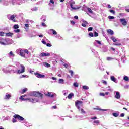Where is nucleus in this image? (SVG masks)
Returning a JSON list of instances; mask_svg holds the SVG:
<instances>
[{"instance_id":"obj_1","label":"nucleus","mask_w":129,"mask_h":129,"mask_svg":"<svg viewBox=\"0 0 129 129\" xmlns=\"http://www.w3.org/2000/svg\"><path fill=\"white\" fill-rule=\"evenodd\" d=\"M31 95L32 96H35V97L43 98V96H44V95H43L42 93H39V92H36V91L31 92Z\"/></svg>"},{"instance_id":"obj_2","label":"nucleus","mask_w":129,"mask_h":129,"mask_svg":"<svg viewBox=\"0 0 129 129\" xmlns=\"http://www.w3.org/2000/svg\"><path fill=\"white\" fill-rule=\"evenodd\" d=\"M13 117L14 118H17V119H18V120H20L21 121H23V120L25 119L23 117L18 114L14 115Z\"/></svg>"},{"instance_id":"obj_3","label":"nucleus","mask_w":129,"mask_h":129,"mask_svg":"<svg viewBox=\"0 0 129 129\" xmlns=\"http://www.w3.org/2000/svg\"><path fill=\"white\" fill-rule=\"evenodd\" d=\"M82 103H83L82 101L78 100L76 102H75V106L77 107L78 109H80V105H81Z\"/></svg>"},{"instance_id":"obj_4","label":"nucleus","mask_w":129,"mask_h":129,"mask_svg":"<svg viewBox=\"0 0 129 129\" xmlns=\"http://www.w3.org/2000/svg\"><path fill=\"white\" fill-rule=\"evenodd\" d=\"M20 67L21 68V71H18L17 73H18V74H20V73H24V72H25V66L23 64H20Z\"/></svg>"},{"instance_id":"obj_5","label":"nucleus","mask_w":129,"mask_h":129,"mask_svg":"<svg viewBox=\"0 0 129 129\" xmlns=\"http://www.w3.org/2000/svg\"><path fill=\"white\" fill-rule=\"evenodd\" d=\"M120 22L123 26H126L127 25V22L124 18L120 19Z\"/></svg>"},{"instance_id":"obj_6","label":"nucleus","mask_w":129,"mask_h":129,"mask_svg":"<svg viewBox=\"0 0 129 129\" xmlns=\"http://www.w3.org/2000/svg\"><path fill=\"white\" fill-rule=\"evenodd\" d=\"M34 74L37 77V78H44V77H45L44 75H42L38 73H34Z\"/></svg>"},{"instance_id":"obj_7","label":"nucleus","mask_w":129,"mask_h":129,"mask_svg":"<svg viewBox=\"0 0 129 129\" xmlns=\"http://www.w3.org/2000/svg\"><path fill=\"white\" fill-rule=\"evenodd\" d=\"M50 55L49 53H41L40 54V57H49Z\"/></svg>"},{"instance_id":"obj_8","label":"nucleus","mask_w":129,"mask_h":129,"mask_svg":"<svg viewBox=\"0 0 129 129\" xmlns=\"http://www.w3.org/2000/svg\"><path fill=\"white\" fill-rule=\"evenodd\" d=\"M115 98H116L117 99H119V98H120V94L119 93V92H117L116 93V95L115 96Z\"/></svg>"},{"instance_id":"obj_9","label":"nucleus","mask_w":129,"mask_h":129,"mask_svg":"<svg viewBox=\"0 0 129 129\" xmlns=\"http://www.w3.org/2000/svg\"><path fill=\"white\" fill-rule=\"evenodd\" d=\"M15 18H16V16L11 15L9 20H10L11 21H13V22H16V20L15 19Z\"/></svg>"},{"instance_id":"obj_10","label":"nucleus","mask_w":129,"mask_h":129,"mask_svg":"<svg viewBox=\"0 0 129 129\" xmlns=\"http://www.w3.org/2000/svg\"><path fill=\"white\" fill-rule=\"evenodd\" d=\"M20 54L21 57H26V55H25V52H24V50H20Z\"/></svg>"},{"instance_id":"obj_11","label":"nucleus","mask_w":129,"mask_h":129,"mask_svg":"<svg viewBox=\"0 0 129 129\" xmlns=\"http://www.w3.org/2000/svg\"><path fill=\"white\" fill-rule=\"evenodd\" d=\"M27 100H29L30 102H33V101H36V102H38V100L36 99H33V98H27Z\"/></svg>"},{"instance_id":"obj_12","label":"nucleus","mask_w":129,"mask_h":129,"mask_svg":"<svg viewBox=\"0 0 129 129\" xmlns=\"http://www.w3.org/2000/svg\"><path fill=\"white\" fill-rule=\"evenodd\" d=\"M6 37H13V33L12 32H8L6 33Z\"/></svg>"},{"instance_id":"obj_13","label":"nucleus","mask_w":129,"mask_h":129,"mask_svg":"<svg viewBox=\"0 0 129 129\" xmlns=\"http://www.w3.org/2000/svg\"><path fill=\"white\" fill-rule=\"evenodd\" d=\"M107 33H108V34H110V35H113L114 34L113 31L111 29H108L107 31Z\"/></svg>"},{"instance_id":"obj_14","label":"nucleus","mask_w":129,"mask_h":129,"mask_svg":"<svg viewBox=\"0 0 129 129\" xmlns=\"http://www.w3.org/2000/svg\"><path fill=\"white\" fill-rule=\"evenodd\" d=\"M11 94H7L5 96V99H10L11 98Z\"/></svg>"},{"instance_id":"obj_15","label":"nucleus","mask_w":129,"mask_h":129,"mask_svg":"<svg viewBox=\"0 0 129 129\" xmlns=\"http://www.w3.org/2000/svg\"><path fill=\"white\" fill-rule=\"evenodd\" d=\"M72 96H74V94L73 93H71L70 94L68 95V98L69 99H71V98H72Z\"/></svg>"},{"instance_id":"obj_16","label":"nucleus","mask_w":129,"mask_h":129,"mask_svg":"<svg viewBox=\"0 0 129 129\" xmlns=\"http://www.w3.org/2000/svg\"><path fill=\"white\" fill-rule=\"evenodd\" d=\"M28 90V89L27 88H25L23 89H22V92H21L22 94H24V93H26Z\"/></svg>"},{"instance_id":"obj_17","label":"nucleus","mask_w":129,"mask_h":129,"mask_svg":"<svg viewBox=\"0 0 129 129\" xmlns=\"http://www.w3.org/2000/svg\"><path fill=\"white\" fill-rule=\"evenodd\" d=\"M43 65L45 66V67H50V64L47 63V62H43Z\"/></svg>"},{"instance_id":"obj_18","label":"nucleus","mask_w":129,"mask_h":129,"mask_svg":"<svg viewBox=\"0 0 129 129\" xmlns=\"http://www.w3.org/2000/svg\"><path fill=\"white\" fill-rule=\"evenodd\" d=\"M111 80L112 81H113L114 82H115L116 81V79L114 77V76L111 77Z\"/></svg>"},{"instance_id":"obj_19","label":"nucleus","mask_w":129,"mask_h":129,"mask_svg":"<svg viewBox=\"0 0 129 129\" xmlns=\"http://www.w3.org/2000/svg\"><path fill=\"white\" fill-rule=\"evenodd\" d=\"M24 97H25V96L24 95H22L20 97V99L22 100H23V101H25V100H28V98H24Z\"/></svg>"},{"instance_id":"obj_20","label":"nucleus","mask_w":129,"mask_h":129,"mask_svg":"<svg viewBox=\"0 0 129 129\" xmlns=\"http://www.w3.org/2000/svg\"><path fill=\"white\" fill-rule=\"evenodd\" d=\"M46 95L49 97H54V95H51V93L50 92H48Z\"/></svg>"},{"instance_id":"obj_21","label":"nucleus","mask_w":129,"mask_h":129,"mask_svg":"<svg viewBox=\"0 0 129 129\" xmlns=\"http://www.w3.org/2000/svg\"><path fill=\"white\" fill-rule=\"evenodd\" d=\"M82 88L85 90H87V89H89V88L87 86H83Z\"/></svg>"},{"instance_id":"obj_22","label":"nucleus","mask_w":129,"mask_h":129,"mask_svg":"<svg viewBox=\"0 0 129 129\" xmlns=\"http://www.w3.org/2000/svg\"><path fill=\"white\" fill-rule=\"evenodd\" d=\"M111 39L112 40H113L114 43H116L117 41V40H116V39H115V38L114 37H112L111 38Z\"/></svg>"},{"instance_id":"obj_23","label":"nucleus","mask_w":129,"mask_h":129,"mask_svg":"<svg viewBox=\"0 0 129 129\" xmlns=\"http://www.w3.org/2000/svg\"><path fill=\"white\" fill-rule=\"evenodd\" d=\"M123 79L125 80V81H128L129 80L128 77L126 76H124Z\"/></svg>"},{"instance_id":"obj_24","label":"nucleus","mask_w":129,"mask_h":129,"mask_svg":"<svg viewBox=\"0 0 129 129\" xmlns=\"http://www.w3.org/2000/svg\"><path fill=\"white\" fill-rule=\"evenodd\" d=\"M113 116H114L115 117H117L119 115V114L117 113H112Z\"/></svg>"},{"instance_id":"obj_25","label":"nucleus","mask_w":129,"mask_h":129,"mask_svg":"<svg viewBox=\"0 0 129 129\" xmlns=\"http://www.w3.org/2000/svg\"><path fill=\"white\" fill-rule=\"evenodd\" d=\"M50 30L52 31L53 35H57V31H55V30L51 29Z\"/></svg>"},{"instance_id":"obj_26","label":"nucleus","mask_w":129,"mask_h":129,"mask_svg":"<svg viewBox=\"0 0 129 129\" xmlns=\"http://www.w3.org/2000/svg\"><path fill=\"white\" fill-rule=\"evenodd\" d=\"M70 6H71V8H72L73 10H77V9H79L78 8H76L75 7H73V5H72V4H71Z\"/></svg>"},{"instance_id":"obj_27","label":"nucleus","mask_w":129,"mask_h":129,"mask_svg":"<svg viewBox=\"0 0 129 129\" xmlns=\"http://www.w3.org/2000/svg\"><path fill=\"white\" fill-rule=\"evenodd\" d=\"M59 83H64V80L63 79H59Z\"/></svg>"},{"instance_id":"obj_28","label":"nucleus","mask_w":129,"mask_h":129,"mask_svg":"<svg viewBox=\"0 0 129 129\" xmlns=\"http://www.w3.org/2000/svg\"><path fill=\"white\" fill-rule=\"evenodd\" d=\"M108 19H110L111 20H113V19H115V17L114 16H111L109 15L108 17Z\"/></svg>"},{"instance_id":"obj_29","label":"nucleus","mask_w":129,"mask_h":129,"mask_svg":"<svg viewBox=\"0 0 129 129\" xmlns=\"http://www.w3.org/2000/svg\"><path fill=\"white\" fill-rule=\"evenodd\" d=\"M14 29H19V25L16 24L14 26Z\"/></svg>"},{"instance_id":"obj_30","label":"nucleus","mask_w":129,"mask_h":129,"mask_svg":"<svg viewBox=\"0 0 129 129\" xmlns=\"http://www.w3.org/2000/svg\"><path fill=\"white\" fill-rule=\"evenodd\" d=\"M107 61H111V60H113V58L108 57H107Z\"/></svg>"},{"instance_id":"obj_31","label":"nucleus","mask_w":129,"mask_h":129,"mask_svg":"<svg viewBox=\"0 0 129 129\" xmlns=\"http://www.w3.org/2000/svg\"><path fill=\"white\" fill-rule=\"evenodd\" d=\"M109 12L112 13V14H113L114 15H115V11L113 10H110Z\"/></svg>"},{"instance_id":"obj_32","label":"nucleus","mask_w":129,"mask_h":129,"mask_svg":"<svg viewBox=\"0 0 129 129\" xmlns=\"http://www.w3.org/2000/svg\"><path fill=\"white\" fill-rule=\"evenodd\" d=\"M87 10L89 12V13H92V10H91V9L90 8L88 7L87 8Z\"/></svg>"},{"instance_id":"obj_33","label":"nucleus","mask_w":129,"mask_h":129,"mask_svg":"<svg viewBox=\"0 0 129 129\" xmlns=\"http://www.w3.org/2000/svg\"><path fill=\"white\" fill-rule=\"evenodd\" d=\"M9 55H10V56H13V57L15 56V54H13V52L12 51H10V52Z\"/></svg>"},{"instance_id":"obj_34","label":"nucleus","mask_w":129,"mask_h":129,"mask_svg":"<svg viewBox=\"0 0 129 129\" xmlns=\"http://www.w3.org/2000/svg\"><path fill=\"white\" fill-rule=\"evenodd\" d=\"M69 72L71 74V76H73V71L72 70L69 71Z\"/></svg>"},{"instance_id":"obj_35","label":"nucleus","mask_w":129,"mask_h":129,"mask_svg":"<svg viewBox=\"0 0 129 129\" xmlns=\"http://www.w3.org/2000/svg\"><path fill=\"white\" fill-rule=\"evenodd\" d=\"M94 123H96V124H98L99 123V120H95L94 121Z\"/></svg>"},{"instance_id":"obj_36","label":"nucleus","mask_w":129,"mask_h":129,"mask_svg":"<svg viewBox=\"0 0 129 129\" xmlns=\"http://www.w3.org/2000/svg\"><path fill=\"white\" fill-rule=\"evenodd\" d=\"M4 35H5V32H0V36L1 37L4 36Z\"/></svg>"},{"instance_id":"obj_37","label":"nucleus","mask_w":129,"mask_h":129,"mask_svg":"<svg viewBox=\"0 0 129 129\" xmlns=\"http://www.w3.org/2000/svg\"><path fill=\"white\" fill-rule=\"evenodd\" d=\"M74 86L75 87H78V83H75L74 84Z\"/></svg>"},{"instance_id":"obj_38","label":"nucleus","mask_w":129,"mask_h":129,"mask_svg":"<svg viewBox=\"0 0 129 129\" xmlns=\"http://www.w3.org/2000/svg\"><path fill=\"white\" fill-rule=\"evenodd\" d=\"M92 30H93V28L92 27H89L88 29V31L89 32H90L91 31H92Z\"/></svg>"},{"instance_id":"obj_39","label":"nucleus","mask_w":129,"mask_h":129,"mask_svg":"<svg viewBox=\"0 0 129 129\" xmlns=\"http://www.w3.org/2000/svg\"><path fill=\"white\" fill-rule=\"evenodd\" d=\"M94 36L95 37H98V33L96 32V31H95L94 32Z\"/></svg>"},{"instance_id":"obj_40","label":"nucleus","mask_w":129,"mask_h":129,"mask_svg":"<svg viewBox=\"0 0 129 129\" xmlns=\"http://www.w3.org/2000/svg\"><path fill=\"white\" fill-rule=\"evenodd\" d=\"M0 44H1V45H3L4 46H6V45H7V44L3 41H0Z\"/></svg>"},{"instance_id":"obj_41","label":"nucleus","mask_w":129,"mask_h":129,"mask_svg":"<svg viewBox=\"0 0 129 129\" xmlns=\"http://www.w3.org/2000/svg\"><path fill=\"white\" fill-rule=\"evenodd\" d=\"M20 29H16L14 30L15 33H20Z\"/></svg>"},{"instance_id":"obj_42","label":"nucleus","mask_w":129,"mask_h":129,"mask_svg":"<svg viewBox=\"0 0 129 129\" xmlns=\"http://www.w3.org/2000/svg\"><path fill=\"white\" fill-rule=\"evenodd\" d=\"M96 43H97V44H98L99 45H101V42H100V41L99 40H96Z\"/></svg>"},{"instance_id":"obj_43","label":"nucleus","mask_w":129,"mask_h":129,"mask_svg":"<svg viewBox=\"0 0 129 129\" xmlns=\"http://www.w3.org/2000/svg\"><path fill=\"white\" fill-rule=\"evenodd\" d=\"M89 36H90V37H93V33L92 32L89 33Z\"/></svg>"},{"instance_id":"obj_44","label":"nucleus","mask_w":129,"mask_h":129,"mask_svg":"<svg viewBox=\"0 0 129 129\" xmlns=\"http://www.w3.org/2000/svg\"><path fill=\"white\" fill-rule=\"evenodd\" d=\"M81 111L82 113H84V114H85V111H84V109H81Z\"/></svg>"},{"instance_id":"obj_45","label":"nucleus","mask_w":129,"mask_h":129,"mask_svg":"<svg viewBox=\"0 0 129 129\" xmlns=\"http://www.w3.org/2000/svg\"><path fill=\"white\" fill-rule=\"evenodd\" d=\"M16 119H17V118H13V119H12V122H13V123H15V122H17V120H16Z\"/></svg>"},{"instance_id":"obj_46","label":"nucleus","mask_w":129,"mask_h":129,"mask_svg":"<svg viewBox=\"0 0 129 129\" xmlns=\"http://www.w3.org/2000/svg\"><path fill=\"white\" fill-rule=\"evenodd\" d=\"M42 26H43V27H47V25H46V24H45V23H44V22H43V23H42Z\"/></svg>"},{"instance_id":"obj_47","label":"nucleus","mask_w":129,"mask_h":129,"mask_svg":"<svg viewBox=\"0 0 129 129\" xmlns=\"http://www.w3.org/2000/svg\"><path fill=\"white\" fill-rule=\"evenodd\" d=\"M100 95H101V96H105V94L103 93H100Z\"/></svg>"},{"instance_id":"obj_48","label":"nucleus","mask_w":129,"mask_h":129,"mask_svg":"<svg viewBox=\"0 0 129 129\" xmlns=\"http://www.w3.org/2000/svg\"><path fill=\"white\" fill-rule=\"evenodd\" d=\"M24 52L26 53V54H29V50H28L27 49H26L24 50Z\"/></svg>"},{"instance_id":"obj_49","label":"nucleus","mask_w":129,"mask_h":129,"mask_svg":"<svg viewBox=\"0 0 129 129\" xmlns=\"http://www.w3.org/2000/svg\"><path fill=\"white\" fill-rule=\"evenodd\" d=\"M115 46H121V43H115Z\"/></svg>"},{"instance_id":"obj_50","label":"nucleus","mask_w":129,"mask_h":129,"mask_svg":"<svg viewBox=\"0 0 129 129\" xmlns=\"http://www.w3.org/2000/svg\"><path fill=\"white\" fill-rule=\"evenodd\" d=\"M71 23L72 25H75V22H74L73 20H71Z\"/></svg>"},{"instance_id":"obj_51","label":"nucleus","mask_w":129,"mask_h":129,"mask_svg":"<svg viewBox=\"0 0 129 129\" xmlns=\"http://www.w3.org/2000/svg\"><path fill=\"white\" fill-rule=\"evenodd\" d=\"M46 46L47 47H51L52 45H51L50 43H47Z\"/></svg>"},{"instance_id":"obj_52","label":"nucleus","mask_w":129,"mask_h":129,"mask_svg":"<svg viewBox=\"0 0 129 129\" xmlns=\"http://www.w3.org/2000/svg\"><path fill=\"white\" fill-rule=\"evenodd\" d=\"M42 44H44V45H46V41H45V40H42Z\"/></svg>"},{"instance_id":"obj_53","label":"nucleus","mask_w":129,"mask_h":129,"mask_svg":"<svg viewBox=\"0 0 129 129\" xmlns=\"http://www.w3.org/2000/svg\"><path fill=\"white\" fill-rule=\"evenodd\" d=\"M52 108L53 109H57V107L56 106H53L52 107Z\"/></svg>"},{"instance_id":"obj_54","label":"nucleus","mask_w":129,"mask_h":129,"mask_svg":"<svg viewBox=\"0 0 129 129\" xmlns=\"http://www.w3.org/2000/svg\"><path fill=\"white\" fill-rule=\"evenodd\" d=\"M103 83L105 84V85H106V84H107V82H106V81H103Z\"/></svg>"},{"instance_id":"obj_55","label":"nucleus","mask_w":129,"mask_h":129,"mask_svg":"<svg viewBox=\"0 0 129 129\" xmlns=\"http://www.w3.org/2000/svg\"><path fill=\"white\" fill-rule=\"evenodd\" d=\"M63 66H64V67H66V68H68V64L64 63L63 64Z\"/></svg>"},{"instance_id":"obj_56","label":"nucleus","mask_w":129,"mask_h":129,"mask_svg":"<svg viewBox=\"0 0 129 129\" xmlns=\"http://www.w3.org/2000/svg\"><path fill=\"white\" fill-rule=\"evenodd\" d=\"M120 117H124V113H121L120 114Z\"/></svg>"},{"instance_id":"obj_57","label":"nucleus","mask_w":129,"mask_h":129,"mask_svg":"<svg viewBox=\"0 0 129 129\" xmlns=\"http://www.w3.org/2000/svg\"><path fill=\"white\" fill-rule=\"evenodd\" d=\"M82 27H86V24H85V23H82Z\"/></svg>"},{"instance_id":"obj_58","label":"nucleus","mask_w":129,"mask_h":129,"mask_svg":"<svg viewBox=\"0 0 129 129\" xmlns=\"http://www.w3.org/2000/svg\"><path fill=\"white\" fill-rule=\"evenodd\" d=\"M50 2L51 3V4H55V2H54V0H50Z\"/></svg>"},{"instance_id":"obj_59","label":"nucleus","mask_w":129,"mask_h":129,"mask_svg":"<svg viewBox=\"0 0 129 129\" xmlns=\"http://www.w3.org/2000/svg\"><path fill=\"white\" fill-rule=\"evenodd\" d=\"M25 27H26V28H29V24H25Z\"/></svg>"},{"instance_id":"obj_60","label":"nucleus","mask_w":129,"mask_h":129,"mask_svg":"<svg viewBox=\"0 0 129 129\" xmlns=\"http://www.w3.org/2000/svg\"><path fill=\"white\" fill-rule=\"evenodd\" d=\"M83 23H84V24H86V25H88V23L86 21H83Z\"/></svg>"},{"instance_id":"obj_61","label":"nucleus","mask_w":129,"mask_h":129,"mask_svg":"<svg viewBox=\"0 0 129 129\" xmlns=\"http://www.w3.org/2000/svg\"><path fill=\"white\" fill-rule=\"evenodd\" d=\"M91 119H93V120H95V119H97V118L96 117H94L91 118Z\"/></svg>"},{"instance_id":"obj_62","label":"nucleus","mask_w":129,"mask_h":129,"mask_svg":"<svg viewBox=\"0 0 129 129\" xmlns=\"http://www.w3.org/2000/svg\"><path fill=\"white\" fill-rule=\"evenodd\" d=\"M74 19H76V20H78V16H74Z\"/></svg>"},{"instance_id":"obj_63","label":"nucleus","mask_w":129,"mask_h":129,"mask_svg":"<svg viewBox=\"0 0 129 129\" xmlns=\"http://www.w3.org/2000/svg\"><path fill=\"white\" fill-rule=\"evenodd\" d=\"M108 9H111V6L110 4H108Z\"/></svg>"},{"instance_id":"obj_64","label":"nucleus","mask_w":129,"mask_h":129,"mask_svg":"<svg viewBox=\"0 0 129 129\" xmlns=\"http://www.w3.org/2000/svg\"><path fill=\"white\" fill-rule=\"evenodd\" d=\"M51 79H52L53 80H56V79H57L55 77H52Z\"/></svg>"}]
</instances>
